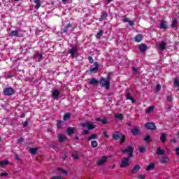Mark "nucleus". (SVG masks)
<instances>
[{"label":"nucleus","mask_w":179,"mask_h":179,"mask_svg":"<svg viewBox=\"0 0 179 179\" xmlns=\"http://www.w3.org/2000/svg\"><path fill=\"white\" fill-rule=\"evenodd\" d=\"M110 80H111V73H108L107 77L106 78H101L99 82L96 78H91L90 80V85H92V86H97L99 83L101 87H106V90H109Z\"/></svg>","instance_id":"f257e3e1"},{"label":"nucleus","mask_w":179,"mask_h":179,"mask_svg":"<svg viewBox=\"0 0 179 179\" xmlns=\"http://www.w3.org/2000/svg\"><path fill=\"white\" fill-rule=\"evenodd\" d=\"M81 127L83 128H87L88 131H92V129H94V128H96V125L90 121H87L84 123H82Z\"/></svg>","instance_id":"f03ea898"},{"label":"nucleus","mask_w":179,"mask_h":179,"mask_svg":"<svg viewBox=\"0 0 179 179\" xmlns=\"http://www.w3.org/2000/svg\"><path fill=\"white\" fill-rule=\"evenodd\" d=\"M122 153H129L128 157L129 159H132L134 157V147L129 145L127 148L122 150Z\"/></svg>","instance_id":"7ed1b4c3"},{"label":"nucleus","mask_w":179,"mask_h":179,"mask_svg":"<svg viewBox=\"0 0 179 179\" xmlns=\"http://www.w3.org/2000/svg\"><path fill=\"white\" fill-rule=\"evenodd\" d=\"M4 96H13L15 94V90L12 87H6L3 90Z\"/></svg>","instance_id":"20e7f679"},{"label":"nucleus","mask_w":179,"mask_h":179,"mask_svg":"<svg viewBox=\"0 0 179 179\" xmlns=\"http://www.w3.org/2000/svg\"><path fill=\"white\" fill-rule=\"evenodd\" d=\"M129 157H127V158H124L123 160L121 161L120 167L121 169H125L126 167H128L129 166Z\"/></svg>","instance_id":"39448f33"},{"label":"nucleus","mask_w":179,"mask_h":179,"mask_svg":"<svg viewBox=\"0 0 179 179\" xmlns=\"http://www.w3.org/2000/svg\"><path fill=\"white\" fill-rule=\"evenodd\" d=\"M94 66H91L90 67V73H97V71H99V68H100V64H99V62H94Z\"/></svg>","instance_id":"423d86ee"},{"label":"nucleus","mask_w":179,"mask_h":179,"mask_svg":"<svg viewBox=\"0 0 179 179\" xmlns=\"http://www.w3.org/2000/svg\"><path fill=\"white\" fill-rule=\"evenodd\" d=\"M145 128H146V129H150L151 131H155V129H156V124H155V123L153 122H147L145 124Z\"/></svg>","instance_id":"0eeeda50"},{"label":"nucleus","mask_w":179,"mask_h":179,"mask_svg":"<svg viewBox=\"0 0 179 179\" xmlns=\"http://www.w3.org/2000/svg\"><path fill=\"white\" fill-rule=\"evenodd\" d=\"M52 96L53 97L54 100H58V97H59V91L56 88L53 89L52 91Z\"/></svg>","instance_id":"6e6552de"},{"label":"nucleus","mask_w":179,"mask_h":179,"mask_svg":"<svg viewBox=\"0 0 179 179\" xmlns=\"http://www.w3.org/2000/svg\"><path fill=\"white\" fill-rule=\"evenodd\" d=\"M78 52V48L76 46H73L72 48L69 50V53L71 54V57L72 58H75L76 57L75 54Z\"/></svg>","instance_id":"1a4fd4ad"},{"label":"nucleus","mask_w":179,"mask_h":179,"mask_svg":"<svg viewBox=\"0 0 179 179\" xmlns=\"http://www.w3.org/2000/svg\"><path fill=\"white\" fill-rule=\"evenodd\" d=\"M159 139L162 143H166V142H167V134H166V133H161L159 135Z\"/></svg>","instance_id":"9d476101"},{"label":"nucleus","mask_w":179,"mask_h":179,"mask_svg":"<svg viewBox=\"0 0 179 179\" xmlns=\"http://www.w3.org/2000/svg\"><path fill=\"white\" fill-rule=\"evenodd\" d=\"M159 28L167 30V29H169V26L167 25V22L164 21V20H162L159 24Z\"/></svg>","instance_id":"9b49d317"},{"label":"nucleus","mask_w":179,"mask_h":179,"mask_svg":"<svg viewBox=\"0 0 179 179\" xmlns=\"http://www.w3.org/2000/svg\"><path fill=\"white\" fill-rule=\"evenodd\" d=\"M107 162V156H103L98 162H97V165L98 166H103L104 163Z\"/></svg>","instance_id":"f8f14e48"},{"label":"nucleus","mask_w":179,"mask_h":179,"mask_svg":"<svg viewBox=\"0 0 179 179\" xmlns=\"http://www.w3.org/2000/svg\"><path fill=\"white\" fill-rule=\"evenodd\" d=\"M138 49L140 50V52H145L146 50H148V45L145 43H141L138 45Z\"/></svg>","instance_id":"ddd939ff"},{"label":"nucleus","mask_w":179,"mask_h":179,"mask_svg":"<svg viewBox=\"0 0 179 179\" xmlns=\"http://www.w3.org/2000/svg\"><path fill=\"white\" fill-rule=\"evenodd\" d=\"M71 30H72V24H68L63 29V33H66V34H68V32L71 31Z\"/></svg>","instance_id":"4468645a"},{"label":"nucleus","mask_w":179,"mask_h":179,"mask_svg":"<svg viewBox=\"0 0 179 179\" xmlns=\"http://www.w3.org/2000/svg\"><path fill=\"white\" fill-rule=\"evenodd\" d=\"M170 159H169V157H166V156H163L162 157V158L159 159V163H161V164H167V163H169V161Z\"/></svg>","instance_id":"2eb2a0df"},{"label":"nucleus","mask_w":179,"mask_h":179,"mask_svg":"<svg viewBox=\"0 0 179 179\" xmlns=\"http://www.w3.org/2000/svg\"><path fill=\"white\" fill-rule=\"evenodd\" d=\"M158 45L161 51H164V50H166V45H167V43H166V42L161 41L159 43Z\"/></svg>","instance_id":"dca6fc26"},{"label":"nucleus","mask_w":179,"mask_h":179,"mask_svg":"<svg viewBox=\"0 0 179 179\" xmlns=\"http://www.w3.org/2000/svg\"><path fill=\"white\" fill-rule=\"evenodd\" d=\"M139 170H141V165L136 164L133 167L131 173H133L134 174H136V173H138Z\"/></svg>","instance_id":"f3484780"},{"label":"nucleus","mask_w":179,"mask_h":179,"mask_svg":"<svg viewBox=\"0 0 179 179\" xmlns=\"http://www.w3.org/2000/svg\"><path fill=\"white\" fill-rule=\"evenodd\" d=\"M120 137L121 136H120V131H115L112 134V138L113 139H114V141H118V139H120Z\"/></svg>","instance_id":"a211bd4d"},{"label":"nucleus","mask_w":179,"mask_h":179,"mask_svg":"<svg viewBox=\"0 0 179 179\" xmlns=\"http://www.w3.org/2000/svg\"><path fill=\"white\" fill-rule=\"evenodd\" d=\"M142 40H143V36H142V34L136 35L134 37V41H136V43H141Z\"/></svg>","instance_id":"6ab92c4d"},{"label":"nucleus","mask_w":179,"mask_h":179,"mask_svg":"<svg viewBox=\"0 0 179 179\" xmlns=\"http://www.w3.org/2000/svg\"><path fill=\"white\" fill-rule=\"evenodd\" d=\"M156 153L158 156H164L165 155L164 150H163L160 147L157 149Z\"/></svg>","instance_id":"aec40b11"},{"label":"nucleus","mask_w":179,"mask_h":179,"mask_svg":"<svg viewBox=\"0 0 179 179\" xmlns=\"http://www.w3.org/2000/svg\"><path fill=\"white\" fill-rule=\"evenodd\" d=\"M107 16H108V14H107L106 11H103L101 13V17L99 18V22H103V20H106Z\"/></svg>","instance_id":"412c9836"},{"label":"nucleus","mask_w":179,"mask_h":179,"mask_svg":"<svg viewBox=\"0 0 179 179\" xmlns=\"http://www.w3.org/2000/svg\"><path fill=\"white\" fill-rule=\"evenodd\" d=\"M66 132H67L68 135L69 136H71V135H73V134H75V128L69 127L66 130Z\"/></svg>","instance_id":"4be33fe9"},{"label":"nucleus","mask_w":179,"mask_h":179,"mask_svg":"<svg viewBox=\"0 0 179 179\" xmlns=\"http://www.w3.org/2000/svg\"><path fill=\"white\" fill-rule=\"evenodd\" d=\"M131 134L134 136H137L139 134V129H138V127H134L131 130Z\"/></svg>","instance_id":"5701e85b"},{"label":"nucleus","mask_w":179,"mask_h":179,"mask_svg":"<svg viewBox=\"0 0 179 179\" xmlns=\"http://www.w3.org/2000/svg\"><path fill=\"white\" fill-rule=\"evenodd\" d=\"M9 36L10 37H19V31L17 30L12 31L10 33Z\"/></svg>","instance_id":"b1692460"},{"label":"nucleus","mask_w":179,"mask_h":179,"mask_svg":"<svg viewBox=\"0 0 179 179\" xmlns=\"http://www.w3.org/2000/svg\"><path fill=\"white\" fill-rule=\"evenodd\" d=\"M178 26V21L177 19L174 18L172 21L171 27L172 29H176Z\"/></svg>","instance_id":"393cba45"},{"label":"nucleus","mask_w":179,"mask_h":179,"mask_svg":"<svg viewBox=\"0 0 179 179\" xmlns=\"http://www.w3.org/2000/svg\"><path fill=\"white\" fill-rule=\"evenodd\" d=\"M35 58H38V62H40V61H43V59H44V57H43V55L40 54L39 52H36L35 55Z\"/></svg>","instance_id":"a878e982"},{"label":"nucleus","mask_w":179,"mask_h":179,"mask_svg":"<svg viewBox=\"0 0 179 179\" xmlns=\"http://www.w3.org/2000/svg\"><path fill=\"white\" fill-rule=\"evenodd\" d=\"M63 120L64 121H69L71 120V113H65Z\"/></svg>","instance_id":"bb28decb"},{"label":"nucleus","mask_w":179,"mask_h":179,"mask_svg":"<svg viewBox=\"0 0 179 179\" xmlns=\"http://www.w3.org/2000/svg\"><path fill=\"white\" fill-rule=\"evenodd\" d=\"M103 34H104V31L103 30H99V31L97 33V34L96 35V38H98V40H100L101 36H103Z\"/></svg>","instance_id":"cd10ccee"},{"label":"nucleus","mask_w":179,"mask_h":179,"mask_svg":"<svg viewBox=\"0 0 179 179\" xmlns=\"http://www.w3.org/2000/svg\"><path fill=\"white\" fill-rule=\"evenodd\" d=\"M37 150L38 149L36 148H29V152L31 155H37Z\"/></svg>","instance_id":"c85d7f7f"},{"label":"nucleus","mask_w":179,"mask_h":179,"mask_svg":"<svg viewBox=\"0 0 179 179\" xmlns=\"http://www.w3.org/2000/svg\"><path fill=\"white\" fill-rule=\"evenodd\" d=\"M126 97H127V100H131L132 101V103L136 102L135 99H134V98L132 97V96L131 95L130 93L127 94Z\"/></svg>","instance_id":"c756f323"},{"label":"nucleus","mask_w":179,"mask_h":179,"mask_svg":"<svg viewBox=\"0 0 179 179\" xmlns=\"http://www.w3.org/2000/svg\"><path fill=\"white\" fill-rule=\"evenodd\" d=\"M65 139H66V136H64L63 134L59 135V142H64V141H65Z\"/></svg>","instance_id":"7c9ffc66"},{"label":"nucleus","mask_w":179,"mask_h":179,"mask_svg":"<svg viewBox=\"0 0 179 179\" xmlns=\"http://www.w3.org/2000/svg\"><path fill=\"white\" fill-rule=\"evenodd\" d=\"M173 87H179V80L178 78H175L173 80Z\"/></svg>","instance_id":"2f4dec72"},{"label":"nucleus","mask_w":179,"mask_h":179,"mask_svg":"<svg viewBox=\"0 0 179 179\" xmlns=\"http://www.w3.org/2000/svg\"><path fill=\"white\" fill-rule=\"evenodd\" d=\"M144 141L146 142V143H150V135L147 134L144 137Z\"/></svg>","instance_id":"473e14b6"},{"label":"nucleus","mask_w":179,"mask_h":179,"mask_svg":"<svg viewBox=\"0 0 179 179\" xmlns=\"http://www.w3.org/2000/svg\"><path fill=\"white\" fill-rule=\"evenodd\" d=\"M92 139H97V134H93L88 137V141H92Z\"/></svg>","instance_id":"72a5a7b5"},{"label":"nucleus","mask_w":179,"mask_h":179,"mask_svg":"<svg viewBox=\"0 0 179 179\" xmlns=\"http://www.w3.org/2000/svg\"><path fill=\"white\" fill-rule=\"evenodd\" d=\"M155 169V164H151L150 165H148L146 168V171H149L150 170H153Z\"/></svg>","instance_id":"f704fd0d"},{"label":"nucleus","mask_w":179,"mask_h":179,"mask_svg":"<svg viewBox=\"0 0 179 179\" xmlns=\"http://www.w3.org/2000/svg\"><path fill=\"white\" fill-rule=\"evenodd\" d=\"M120 144L122 145V143H124L125 142V139H126L125 135L122 134V136H120Z\"/></svg>","instance_id":"c9c22d12"},{"label":"nucleus","mask_w":179,"mask_h":179,"mask_svg":"<svg viewBox=\"0 0 179 179\" xmlns=\"http://www.w3.org/2000/svg\"><path fill=\"white\" fill-rule=\"evenodd\" d=\"M91 146L92 148H97L99 146V143L96 141H91Z\"/></svg>","instance_id":"e433bc0d"},{"label":"nucleus","mask_w":179,"mask_h":179,"mask_svg":"<svg viewBox=\"0 0 179 179\" xmlns=\"http://www.w3.org/2000/svg\"><path fill=\"white\" fill-rule=\"evenodd\" d=\"M153 110H155V106H151L148 107V108L146 110V113L148 114H149V113H152V111H153Z\"/></svg>","instance_id":"4c0bfd02"},{"label":"nucleus","mask_w":179,"mask_h":179,"mask_svg":"<svg viewBox=\"0 0 179 179\" xmlns=\"http://www.w3.org/2000/svg\"><path fill=\"white\" fill-rule=\"evenodd\" d=\"M59 171H60V173H62V174H64V176H68V171H66L65 169L59 168Z\"/></svg>","instance_id":"58836bf2"},{"label":"nucleus","mask_w":179,"mask_h":179,"mask_svg":"<svg viewBox=\"0 0 179 179\" xmlns=\"http://www.w3.org/2000/svg\"><path fill=\"white\" fill-rule=\"evenodd\" d=\"M115 118H118V120H120V121H122L124 120V115L122 114H117L115 115Z\"/></svg>","instance_id":"ea45409f"},{"label":"nucleus","mask_w":179,"mask_h":179,"mask_svg":"<svg viewBox=\"0 0 179 179\" xmlns=\"http://www.w3.org/2000/svg\"><path fill=\"white\" fill-rule=\"evenodd\" d=\"M138 150L140 153H145V152H146V147H140Z\"/></svg>","instance_id":"a19ab883"},{"label":"nucleus","mask_w":179,"mask_h":179,"mask_svg":"<svg viewBox=\"0 0 179 179\" xmlns=\"http://www.w3.org/2000/svg\"><path fill=\"white\" fill-rule=\"evenodd\" d=\"M0 166H8V161H1L0 162Z\"/></svg>","instance_id":"79ce46f5"},{"label":"nucleus","mask_w":179,"mask_h":179,"mask_svg":"<svg viewBox=\"0 0 179 179\" xmlns=\"http://www.w3.org/2000/svg\"><path fill=\"white\" fill-rule=\"evenodd\" d=\"M35 3H36V5L35 6V9L38 10L40 8V6H41V3L38 1V2H35Z\"/></svg>","instance_id":"37998d69"},{"label":"nucleus","mask_w":179,"mask_h":179,"mask_svg":"<svg viewBox=\"0 0 179 179\" xmlns=\"http://www.w3.org/2000/svg\"><path fill=\"white\" fill-rule=\"evenodd\" d=\"M132 71H133L134 75L138 73V69H137L136 67L133 66V67H132Z\"/></svg>","instance_id":"c03bdc74"},{"label":"nucleus","mask_w":179,"mask_h":179,"mask_svg":"<svg viewBox=\"0 0 179 179\" xmlns=\"http://www.w3.org/2000/svg\"><path fill=\"white\" fill-rule=\"evenodd\" d=\"M88 60L90 64H93V62H94V60L93 59V57L92 56L88 57Z\"/></svg>","instance_id":"a18cd8bd"},{"label":"nucleus","mask_w":179,"mask_h":179,"mask_svg":"<svg viewBox=\"0 0 179 179\" xmlns=\"http://www.w3.org/2000/svg\"><path fill=\"white\" fill-rule=\"evenodd\" d=\"M162 89V85H160V84H158L156 87V92H160Z\"/></svg>","instance_id":"49530a36"},{"label":"nucleus","mask_w":179,"mask_h":179,"mask_svg":"<svg viewBox=\"0 0 179 179\" xmlns=\"http://www.w3.org/2000/svg\"><path fill=\"white\" fill-rule=\"evenodd\" d=\"M101 122L103 124V125H106V124H108L107 119H103Z\"/></svg>","instance_id":"de8ad7c7"},{"label":"nucleus","mask_w":179,"mask_h":179,"mask_svg":"<svg viewBox=\"0 0 179 179\" xmlns=\"http://www.w3.org/2000/svg\"><path fill=\"white\" fill-rule=\"evenodd\" d=\"M15 160L20 161V155H19L17 154H15Z\"/></svg>","instance_id":"09e8293b"},{"label":"nucleus","mask_w":179,"mask_h":179,"mask_svg":"<svg viewBox=\"0 0 179 179\" xmlns=\"http://www.w3.org/2000/svg\"><path fill=\"white\" fill-rule=\"evenodd\" d=\"M22 142H24V139L22 137L17 140V143H22Z\"/></svg>","instance_id":"8fccbe9b"},{"label":"nucleus","mask_w":179,"mask_h":179,"mask_svg":"<svg viewBox=\"0 0 179 179\" xmlns=\"http://www.w3.org/2000/svg\"><path fill=\"white\" fill-rule=\"evenodd\" d=\"M29 125V122H27V120H26L24 124H23V127L24 128H27V127Z\"/></svg>","instance_id":"3c124183"},{"label":"nucleus","mask_w":179,"mask_h":179,"mask_svg":"<svg viewBox=\"0 0 179 179\" xmlns=\"http://www.w3.org/2000/svg\"><path fill=\"white\" fill-rule=\"evenodd\" d=\"M68 157V155L66 153H64V157L62 158V160L63 162H65L66 160V158Z\"/></svg>","instance_id":"603ef678"},{"label":"nucleus","mask_w":179,"mask_h":179,"mask_svg":"<svg viewBox=\"0 0 179 179\" xmlns=\"http://www.w3.org/2000/svg\"><path fill=\"white\" fill-rule=\"evenodd\" d=\"M173 101V96H167V101Z\"/></svg>","instance_id":"864d4df0"},{"label":"nucleus","mask_w":179,"mask_h":179,"mask_svg":"<svg viewBox=\"0 0 179 179\" xmlns=\"http://www.w3.org/2000/svg\"><path fill=\"white\" fill-rule=\"evenodd\" d=\"M73 159H75V160H78L79 159V155H73Z\"/></svg>","instance_id":"5fc2aeb1"},{"label":"nucleus","mask_w":179,"mask_h":179,"mask_svg":"<svg viewBox=\"0 0 179 179\" xmlns=\"http://www.w3.org/2000/svg\"><path fill=\"white\" fill-rule=\"evenodd\" d=\"M61 124H62V122L61 120H57V128H59V127H61Z\"/></svg>","instance_id":"6e6d98bb"},{"label":"nucleus","mask_w":179,"mask_h":179,"mask_svg":"<svg viewBox=\"0 0 179 179\" xmlns=\"http://www.w3.org/2000/svg\"><path fill=\"white\" fill-rule=\"evenodd\" d=\"M122 22H124V23H127V22H129V18L128 17L124 18L122 20Z\"/></svg>","instance_id":"4d7b16f0"},{"label":"nucleus","mask_w":179,"mask_h":179,"mask_svg":"<svg viewBox=\"0 0 179 179\" xmlns=\"http://www.w3.org/2000/svg\"><path fill=\"white\" fill-rule=\"evenodd\" d=\"M8 176V173L4 172L1 174V177H6Z\"/></svg>","instance_id":"13d9d810"},{"label":"nucleus","mask_w":179,"mask_h":179,"mask_svg":"<svg viewBox=\"0 0 179 179\" xmlns=\"http://www.w3.org/2000/svg\"><path fill=\"white\" fill-rule=\"evenodd\" d=\"M83 135H87L89 134V130H83Z\"/></svg>","instance_id":"bf43d9fd"},{"label":"nucleus","mask_w":179,"mask_h":179,"mask_svg":"<svg viewBox=\"0 0 179 179\" xmlns=\"http://www.w3.org/2000/svg\"><path fill=\"white\" fill-rule=\"evenodd\" d=\"M138 178L140 179H145L146 178L145 177V175H139Z\"/></svg>","instance_id":"052dcab7"},{"label":"nucleus","mask_w":179,"mask_h":179,"mask_svg":"<svg viewBox=\"0 0 179 179\" xmlns=\"http://www.w3.org/2000/svg\"><path fill=\"white\" fill-rule=\"evenodd\" d=\"M128 23H129V26H134V21H131V20H129Z\"/></svg>","instance_id":"680f3d73"},{"label":"nucleus","mask_w":179,"mask_h":179,"mask_svg":"<svg viewBox=\"0 0 179 179\" xmlns=\"http://www.w3.org/2000/svg\"><path fill=\"white\" fill-rule=\"evenodd\" d=\"M176 153L177 156H179V148H177L176 149Z\"/></svg>","instance_id":"e2e57ef3"},{"label":"nucleus","mask_w":179,"mask_h":179,"mask_svg":"<svg viewBox=\"0 0 179 179\" xmlns=\"http://www.w3.org/2000/svg\"><path fill=\"white\" fill-rule=\"evenodd\" d=\"M103 136H105V138H108V134H107V131L103 132Z\"/></svg>","instance_id":"0e129e2a"},{"label":"nucleus","mask_w":179,"mask_h":179,"mask_svg":"<svg viewBox=\"0 0 179 179\" xmlns=\"http://www.w3.org/2000/svg\"><path fill=\"white\" fill-rule=\"evenodd\" d=\"M172 142H173V143H177V138H173L172 139Z\"/></svg>","instance_id":"69168bd1"},{"label":"nucleus","mask_w":179,"mask_h":179,"mask_svg":"<svg viewBox=\"0 0 179 179\" xmlns=\"http://www.w3.org/2000/svg\"><path fill=\"white\" fill-rule=\"evenodd\" d=\"M24 117H26V114L25 113H22L20 115V118H24Z\"/></svg>","instance_id":"338daca9"},{"label":"nucleus","mask_w":179,"mask_h":179,"mask_svg":"<svg viewBox=\"0 0 179 179\" xmlns=\"http://www.w3.org/2000/svg\"><path fill=\"white\" fill-rule=\"evenodd\" d=\"M96 121H98L99 122H101L102 120L100 117H97Z\"/></svg>","instance_id":"774afa93"}]
</instances>
